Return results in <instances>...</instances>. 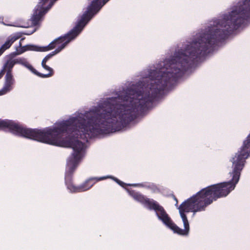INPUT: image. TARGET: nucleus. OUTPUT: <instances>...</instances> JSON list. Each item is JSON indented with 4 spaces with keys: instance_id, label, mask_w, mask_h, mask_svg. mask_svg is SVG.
<instances>
[{
    "instance_id": "f3484780",
    "label": "nucleus",
    "mask_w": 250,
    "mask_h": 250,
    "mask_svg": "<svg viewBox=\"0 0 250 250\" xmlns=\"http://www.w3.org/2000/svg\"><path fill=\"white\" fill-rule=\"evenodd\" d=\"M13 61L14 62L15 64H21L25 67L26 66L28 62L24 58H17L14 59Z\"/></svg>"
},
{
    "instance_id": "4468645a",
    "label": "nucleus",
    "mask_w": 250,
    "mask_h": 250,
    "mask_svg": "<svg viewBox=\"0 0 250 250\" xmlns=\"http://www.w3.org/2000/svg\"><path fill=\"white\" fill-rule=\"evenodd\" d=\"M46 62H47L42 61V65L44 69L48 71L49 73L46 74L41 73V78H42L50 77L54 75L53 69L46 64Z\"/></svg>"
},
{
    "instance_id": "39448f33",
    "label": "nucleus",
    "mask_w": 250,
    "mask_h": 250,
    "mask_svg": "<svg viewBox=\"0 0 250 250\" xmlns=\"http://www.w3.org/2000/svg\"><path fill=\"white\" fill-rule=\"evenodd\" d=\"M109 0H92L90 5L88 6L86 12L83 15L81 20L77 26H80L82 29L88 22L94 14H95Z\"/></svg>"
},
{
    "instance_id": "f03ea898",
    "label": "nucleus",
    "mask_w": 250,
    "mask_h": 250,
    "mask_svg": "<svg viewBox=\"0 0 250 250\" xmlns=\"http://www.w3.org/2000/svg\"><path fill=\"white\" fill-rule=\"evenodd\" d=\"M250 156V134L243 143V146L230 161L233 168L232 178L228 182L214 184L201 189L205 197L212 204L218 199L227 196L233 190L238 182L241 172L243 169L246 160Z\"/></svg>"
},
{
    "instance_id": "a211bd4d",
    "label": "nucleus",
    "mask_w": 250,
    "mask_h": 250,
    "mask_svg": "<svg viewBox=\"0 0 250 250\" xmlns=\"http://www.w3.org/2000/svg\"><path fill=\"white\" fill-rule=\"evenodd\" d=\"M27 68H28L31 72H32L34 74L38 76L39 77L41 78V73L37 71L33 66L31 65L29 62L27 63L26 66H25Z\"/></svg>"
},
{
    "instance_id": "9d476101",
    "label": "nucleus",
    "mask_w": 250,
    "mask_h": 250,
    "mask_svg": "<svg viewBox=\"0 0 250 250\" xmlns=\"http://www.w3.org/2000/svg\"><path fill=\"white\" fill-rule=\"evenodd\" d=\"M44 11V10H41L36 7L33 14L30 20L31 21L30 24H28L27 25H22L21 27L27 28L30 26H36L38 25L42 18L46 13Z\"/></svg>"
},
{
    "instance_id": "f8f14e48",
    "label": "nucleus",
    "mask_w": 250,
    "mask_h": 250,
    "mask_svg": "<svg viewBox=\"0 0 250 250\" xmlns=\"http://www.w3.org/2000/svg\"><path fill=\"white\" fill-rule=\"evenodd\" d=\"M15 82L13 73H6L5 76L4 85L2 90L6 93L11 90Z\"/></svg>"
},
{
    "instance_id": "0eeeda50",
    "label": "nucleus",
    "mask_w": 250,
    "mask_h": 250,
    "mask_svg": "<svg viewBox=\"0 0 250 250\" xmlns=\"http://www.w3.org/2000/svg\"><path fill=\"white\" fill-rule=\"evenodd\" d=\"M129 195L135 200L141 203L149 210L155 211L158 210L161 205L153 199L147 198L143 194L134 190H128Z\"/></svg>"
},
{
    "instance_id": "7ed1b4c3",
    "label": "nucleus",
    "mask_w": 250,
    "mask_h": 250,
    "mask_svg": "<svg viewBox=\"0 0 250 250\" xmlns=\"http://www.w3.org/2000/svg\"><path fill=\"white\" fill-rule=\"evenodd\" d=\"M210 204V202L205 197L201 190L182 203L179 207V210L183 222L184 229L180 228L172 221L162 206L155 212L158 219L174 233L180 235H188L189 231V225L185 213L192 212L194 215L197 212L205 211L206 208Z\"/></svg>"
},
{
    "instance_id": "1a4fd4ad",
    "label": "nucleus",
    "mask_w": 250,
    "mask_h": 250,
    "mask_svg": "<svg viewBox=\"0 0 250 250\" xmlns=\"http://www.w3.org/2000/svg\"><path fill=\"white\" fill-rule=\"evenodd\" d=\"M14 53L11 54L7 56V59L4 63L1 70L0 71V79L3 77L4 73H12L13 68L15 65L13 61Z\"/></svg>"
},
{
    "instance_id": "423d86ee",
    "label": "nucleus",
    "mask_w": 250,
    "mask_h": 250,
    "mask_svg": "<svg viewBox=\"0 0 250 250\" xmlns=\"http://www.w3.org/2000/svg\"><path fill=\"white\" fill-rule=\"evenodd\" d=\"M27 128L12 120L0 119V130L8 131L22 137L24 133L28 132Z\"/></svg>"
},
{
    "instance_id": "6e6552de",
    "label": "nucleus",
    "mask_w": 250,
    "mask_h": 250,
    "mask_svg": "<svg viewBox=\"0 0 250 250\" xmlns=\"http://www.w3.org/2000/svg\"><path fill=\"white\" fill-rule=\"evenodd\" d=\"M106 177L100 178L93 177L86 180L83 183L79 186H76L74 192H81L89 189L97 182L105 180Z\"/></svg>"
},
{
    "instance_id": "9b49d317",
    "label": "nucleus",
    "mask_w": 250,
    "mask_h": 250,
    "mask_svg": "<svg viewBox=\"0 0 250 250\" xmlns=\"http://www.w3.org/2000/svg\"><path fill=\"white\" fill-rule=\"evenodd\" d=\"M21 37V35L20 33H17L9 36L6 41L0 48V56L5 50L9 49L15 41L19 39Z\"/></svg>"
},
{
    "instance_id": "dca6fc26",
    "label": "nucleus",
    "mask_w": 250,
    "mask_h": 250,
    "mask_svg": "<svg viewBox=\"0 0 250 250\" xmlns=\"http://www.w3.org/2000/svg\"><path fill=\"white\" fill-rule=\"evenodd\" d=\"M53 43H50L47 46L43 47L38 46V51L45 52L54 49V46H53Z\"/></svg>"
},
{
    "instance_id": "2eb2a0df",
    "label": "nucleus",
    "mask_w": 250,
    "mask_h": 250,
    "mask_svg": "<svg viewBox=\"0 0 250 250\" xmlns=\"http://www.w3.org/2000/svg\"><path fill=\"white\" fill-rule=\"evenodd\" d=\"M24 40V38H22L20 40L19 42V45L16 47V53H14L15 55L21 54L26 51H28L27 47L26 45L22 46V42Z\"/></svg>"
},
{
    "instance_id": "ddd939ff",
    "label": "nucleus",
    "mask_w": 250,
    "mask_h": 250,
    "mask_svg": "<svg viewBox=\"0 0 250 250\" xmlns=\"http://www.w3.org/2000/svg\"><path fill=\"white\" fill-rule=\"evenodd\" d=\"M128 186H139L141 187H143L146 188L147 189H149L151 190L153 192L158 191L159 190V189L157 186L152 183H144L142 184H133V185H128Z\"/></svg>"
},
{
    "instance_id": "4be33fe9",
    "label": "nucleus",
    "mask_w": 250,
    "mask_h": 250,
    "mask_svg": "<svg viewBox=\"0 0 250 250\" xmlns=\"http://www.w3.org/2000/svg\"><path fill=\"white\" fill-rule=\"evenodd\" d=\"M106 177V179L108 178H112L113 179H114V180L115 181H116L118 184L120 183V182H121V181L120 180H119L118 179H117V178H115V177H112V176H105Z\"/></svg>"
},
{
    "instance_id": "b1692460",
    "label": "nucleus",
    "mask_w": 250,
    "mask_h": 250,
    "mask_svg": "<svg viewBox=\"0 0 250 250\" xmlns=\"http://www.w3.org/2000/svg\"><path fill=\"white\" fill-rule=\"evenodd\" d=\"M174 200H175L176 202V204H178V200L175 196H174Z\"/></svg>"
},
{
    "instance_id": "5701e85b",
    "label": "nucleus",
    "mask_w": 250,
    "mask_h": 250,
    "mask_svg": "<svg viewBox=\"0 0 250 250\" xmlns=\"http://www.w3.org/2000/svg\"><path fill=\"white\" fill-rule=\"evenodd\" d=\"M119 185L121 186H122V187H125V186L126 185V184H125V183H124L123 182L121 181L120 182V183L119 184Z\"/></svg>"
},
{
    "instance_id": "f257e3e1",
    "label": "nucleus",
    "mask_w": 250,
    "mask_h": 250,
    "mask_svg": "<svg viewBox=\"0 0 250 250\" xmlns=\"http://www.w3.org/2000/svg\"><path fill=\"white\" fill-rule=\"evenodd\" d=\"M142 90L128 89L117 97L103 102L95 111L85 113L43 130L27 128L22 137L59 146L71 147L73 152L67 160L65 184L74 192L73 175L84 156V144L78 138L87 141L99 135L120 131L128 125L160 97L167 87V83H147Z\"/></svg>"
},
{
    "instance_id": "aec40b11",
    "label": "nucleus",
    "mask_w": 250,
    "mask_h": 250,
    "mask_svg": "<svg viewBox=\"0 0 250 250\" xmlns=\"http://www.w3.org/2000/svg\"><path fill=\"white\" fill-rule=\"evenodd\" d=\"M28 50L38 51V46L34 45H26Z\"/></svg>"
},
{
    "instance_id": "6ab92c4d",
    "label": "nucleus",
    "mask_w": 250,
    "mask_h": 250,
    "mask_svg": "<svg viewBox=\"0 0 250 250\" xmlns=\"http://www.w3.org/2000/svg\"><path fill=\"white\" fill-rule=\"evenodd\" d=\"M58 53V51H54L46 55L42 61L47 62L50 58Z\"/></svg>"
},
{
    "instance_id": "20e7f679",
    "label": "nucleus",
    "mask_w": 250,
    "mask_h": 250,
    "mask_svg": "<svg viewBox=\"0 0 250 250\" xmlns=\"http://www.w3.org/2000/svg\"><path fill=\"white\" fill-rule=\"evenodd\" d=\"M81 31L82 29L80 28V26H76L68 33L53 41L51 43H53V46H54V48H56L55 51H58L59 53L72 40L77 37Z\"/></svg>"
},
{
    "instance_id": "412c9836",
    "label": "nucleus",
    "mask_w": 250,
    "mask_h": 250,
    "mask_svg": "<svg viewBox=\"0 0 250 250\" xmlns=\"http://www.w3.org/2000/svg\"><path fill=\"white\" fill-rule=\"evenodd\" d=\"M106 177V179L108 178H112L113 179H114V180L115 181H116L118 184L120 183V182H121V181L120 180H119L118 179H117V178H115V177H112V176H105Z\"/></svg>"
}]
</instances>
